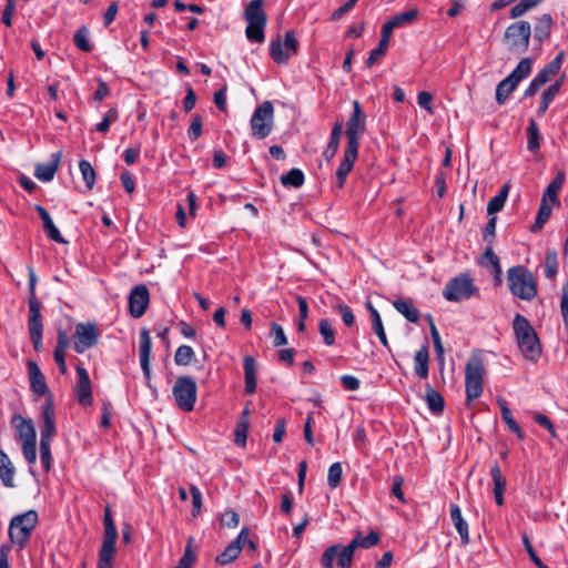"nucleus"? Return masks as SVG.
I'll use <instances>...</instances> for the list:
<instances>
[{"label":"nucleus","instance_id":"obj_1","mask_svg":"<svg viewBox=\"0 0 568 568\" xmlns=\"http://www.w3.org/2000/svg\"><path fill=\"white\" fill-rule=\"evenodd\" d=\"M366 130V114L357 100L353 101V112L346 122L347 144L343 159L336 171V184L342 189L348 173L352 171L358 156L359 138Z\"/></svg>","mask_w":568,"mask_h":568},{"label":"nucleus","instance_id":"obj_14","mask_svg":"<svg viewBox=\"0 0 568 568\" xmlns=\"http://www.w3.org/2000/svg\"><path fill=\"white\" fill-rule=\"evenodd\" d=\"M73 337L75 339L73 347L79 354L84 353L98 343V333L93 324H78Z\"/></svg>","mask_w":568,"mask_h":568},{"label":"nucleus","instance_id":"obj_2","mask_svg":"<svg viewBox=\"0 0 568 568\" xmlns=\"http://www.w3.org/2000/svg\"><path fill=\"white\" fill-rule=\"evenodd\" d=\"M378 541L379 536L375 531H369L367 536L357 534L346 546L336 544L327 547L321 557V565L323 568H334V560L336 559L337 568H351L357 548L368 549L377 545Z\"/></svg>","mask_w":568,"mask_h":568},{"label":"nucleus","instance_id":"obj_24","mask_svg":"<svg viewBox=\"0 0 568 568\" xmlns=\"http://www.w3.org/2000/svg\"><path fill=\"white\" fill-rule=\"evenodd\" d=\"M16 468L9 456L0 449V479L4 487L12 488L14 484Z\"/></svg>","mask_w":568,"mask_h":568},{"label":"nucleus","instance_id":"obj_56","mask_svg":"<svg viewBox=\"0 0 568 568\" xmlns=\"http://www.w3.org/2000/svg\"><path fill=\"white\" fill-rule=\"evenodd\" d=\"M270 334H271V337L273 338V345L275 347L283 346L287 343V338L284 333V329L280 324L272 323Z\"/></svg>","mask_w":568,"mask_h":568},{"label":"nucleus","instance_id":"obj_53","mask_svg":"<svg viewBox=\"0 0 568 568\" xmlns=\"http://www.w3.org/2000/svg\"><path fill=\"white\" fill-rule=\"evenodd\" d=\"M388 45H389L388 42L379 39L377 48L373 49L369 52V55H368V58L366 60V65L368 68H371L375 63H377L379 61V59L386 53V51L388 49Z\"/></svg>","mask_w":568,"mask_h":568},{"label":"nucleus","instance_id":"obj_11","mask_svg":"<svg viewBox=\"0 0 568 568\" xmlns=\"http://www.w3.org/2000/svg\"><path fill=\"white\" fill-rule=\"evenodd\" d=\"M172 393L179 408L184 412L193 410L197 396V386L192 377H178L172 388Z\"/></svg>","mask_w":568,"mask_h":568},{"label":"nucleus","instance_id":"obj_52","mask_svg":"<svg viewBox=\"0 0 568 568\" xmlns=\"http://www.w3.org/2000/svg\"><path fill=\"white\" fill-rule=\"evenodd\" d=\"M418 16L417 9H410L400 13L395 14L390 20L396 28L404 27L413 22Z\"/></svg>","mask_w":568,"mask_h":568},{"label":"nucleus","instance_id":"obj_44","mask_svg":"<svg viewBox=\"0 0 568 568\" xmlns=\"http://www.w3.org/2000/svg\"><path fill=\"white\" fill-rule=\"evenodd\" d=\"M558 272V257L555 250H548L545 256L544 273L547 278H554Z\"/></svg>","mask_w":568,"mask_h":568},{"label":"nucleus","instance_id":"obj_4","mask_svg":"<svg viewBox=\"0 0 568 568\" xmlns=\"http://www.w3.org/2000/svg\"><path fill=\"white\" fill-rule=\"evenodd\" d=\"M510 292L518 298L531 301L537 295V284L531 272L525 266H513L507 271Z\"/></svg>","mask_w":568,"mask_h":568},{"label":"nucleus","instance_id":"obj_43","mask_svg":"<svg viewBox=\"0 0 568 568\" xmlns=\"http://www.w3.org/2000/svg\"><path fill=\"white\" fill-rule=\"evenodd\" d=\"M241 554V547L237 541H231L225 550L216 557V562L220 565H227L235 560Z\"/></svg>","mask_w":568,"mask_h":568},{"label":"nucleus","instance_id":"obj_46","mask_svg":"<svg viewBox=\"0 0 568 568\" xmlns=\"http://www.w3.org/2000/svg\"><path fill=\"white\" fill-rule=\"evenodd\" d=\"M318 331L323 338V343L332 346L335 343V331L327 318H322L318 323Z\"/></svg>","mask_w":568,"mask_h":568},{"label":"nucleus","instance_id":"obj_19","mask_svg":"<svg viewBox=\"0 0 568 568\" xmlns=\"http://www.w3.org/2000/svg\"><path fill=\"white\" fill-rule=\"evenodd\" d=\"M20 438L22 442V453L26 460L30 465L34 464L37 460V436L34 428L31 425H28L27 429L21 430Z\"/></svg>","mask_w":568,"mask_h":568},{"label":"nucleus","instance_id":"obj_42","mask_svg":"<svg viewBox=\"0 0 568 568\" xmlns=\"http://www.w3.org/2000/svg\"><path fill=\"white\" fill-rule=\"evenodd\" d=\"M90 32L85 26L80 27L73 36V42L78 49L83 52H90L92 44L90 43Z\"/></svg>","mask_w":568,"mask_h":568},{"label":"nucleus","instance_id":"obj_51","mask_svg":"<svg viewBox=\"0 0 568 568\" xmlns=\"http://www.w3.org/2000/svg\"><path fill=\"white\" fill-rule=\"evenodd\" d=\"M342 475H343L342 464L338 462L332 464L328 468V474H327L328 486L333 489L336 488L341 484Z\"/></svg>","mask_w":568,"mask_h":568},{"label":"nucleus","instance_id":"obj_25","mask_svg":"<svg viewBox=\"0 0 568 568\" xmlns=\"http://www.w3.org/2000/svg\"><path fill=\"white\" fill-rule=\"evenodd\" d=\"M566 180V174L564 171H558L552 181L546 187L542 199L544 201H549L551 204L559 205L558 193L562 189V185Z\"/></svg>","mask_w":568,"mask_h":568},{"label":"nucleus","instance_id":"obj_61","mask_svg":"<svg viewBox=\"0 0 568 568\" xmlns=\"http://www.w3.org/2000/svg\"><path fill=\"white\" fill-rule=\"evenodd\" d=\"M51 444L49 443H40V459L45 469V471H50L51 469Z\"/></svg>","mask_w":568,"mask_h":568},{"label":"nucleus","instance_id":"obj_62","mask_svg":"<svg viewBox=\"0 0 568 568\" xmlns=\"http://www.w3.org/2000/svg\"><path fill=\"white\" fill-rule=\"evenodd\" d=\"M335 310L339 312L342 320L346 326L351 327L354 325L355 316L349 306L344 304H337L335 306Z\"/></svg>","mask_w":568,"mask_h":568},{"label":"nucleus","instance_id":"obj_50","mask_svg":"<svg viewBox=\"0 0 568 568\" xmlns=\"http://www.w3.org/2000/svg\"><path fill=\"white\" fill-rule=\"evenodd\" d=\"M527 135H528V150L529 151H536L539 149V129L535 120H530L528 128H527Z\"/></svg>","mask_w":568,"mask_h":568},{"label":"nucleus","instance_id":"obj_55","mask_svg":"<svg viewBox=\"0 0 568 568\" xmlns=\"http://www.w3.org/2000/svg\"><path fill=\"white\" fill-rule=\"evenodd\" d=\"M490 475L494 481V493L505 491L506 479L501 474V469L498 464H495L490 468Z\"/></svg>","mask_w":568,"mask_h":568},{"label":"nucleus","instance_id":"obj_7","mask_svg":"<svg viewBox=\"0 0 568 568\" xmlns=\"http://www.w3.org/2000/svg\"><path fill=\"white\" fill-rule=\"evenodd\" d=\"M485 365L478 354H471L465 367L466 400L469 404L483 394Z\"/></svg>","mask_w":568,"mask_h":568},{"label":"nucleus","instance_id":"obj_39","mask_svg":"<svg viewBox=\"0 0 568 568\" xmlns=\"http://www.w3.org/2000/svg\"><path fill=\"white\" fill-rule=\"evenodd\" d=\"M426 403L430 412L439 414L444 410V398L443 396L427 385L426 387Z\"/></svg>","mask_w":568,"mask_h":568},{"label":"nucleus","instance_id":"obj_10","mask_svg":"<svg viewBox=\"0 0 568 568\" xmlns=\"http://www.w3.org/2000/svg\"><path fill=\"white\" fill-rule=\"evenodd\" d=\"M478 288L468 274H460L447 282L443 296L449 302H460L476 295Z\"/></svg>","mask_w":568,"mask_h":568},{"label":"nucleus","instance_id":"obj_6","mask_svg":"<svg viewBox=\"0 0 568 568\" xmlns=\"http://www.w3.org/2000/svg\"><path fill=\"white\" fill-rule=\"evenodd\" d=\"M39 517L36 510H28L12 517L9 524L10 540L23 549L30 540L31 534L38 524Z\"/></svg>","mask_w":568,"mask_h":568},{"label":"nucleus","instance_id":"obj_23","mask_svg":"<svg viewBox=\"0 0 568 568\" xmlns=\"http://www.w3.org/2000/svg\"><path fill=\"white\" fill-rule=\"evenodd\" d=\"M36 211L43 222V230L48 237L57 243H67L58 227L54 225L49 212L41 205H36Z\"/></svg>","mask_w":568,"mask_h":568},{"label":"nucleus","instance_id":"obj_34","mask_svg":"<svg viewBox=\"0 0 568 568\" xmlns=\"http://www.w3.org/2000/svg\"><path fill=\"white\" fill-rule=\"evenodd\" d=\"M510 191V184L505 183L499 190L498 194L495 195L487 204V213L488 215H494L495 213L503 210L506 200L508 197Z\"/></svg>","mask_w":568,"mask_h":568},{"label":"nucleus","instance_id":"obj_31","mask_svg":"<svg viewBox=\"0 0 568 568\" xmlns=\"http://www.w3.org/2000/svg\"><path fill=\"white\" fill-rule=\"evenodd\" d=\"M29 275V298L28 306L29 313H41V302L36 295L37 275L33 267L28 266Z\"/></svg>","mask_w":568,"mask_h":568},{"label":"nucleus","instance_id":"obj_12","mask_svg":"<svg viewBox=\"0 0 568 568\" xmlns=\"http://www.w3.org/2000/svg\"><path fill=\"white\" fill-rule=\"evenodd\" d=\"M273 115L274 109L270 101L263 102L255 109L250 120L252 135L255 139L262 140L270 135L273 129Z\"/></svg>","mask_w":568,"mask_h":568},{"label":"nucleus","instance_id":"obj_36","mask_svg":"<svg viewBox=\"0 0 568 568\" xmlns=\"http://www.w3.org/2000/svg\"><path fill=\"white\" fill-rule=\"evenodd\" d=\"M552 19L549 14H544L538 19L534 29V37L539 42H542L550 36Z\"/></svg>","mask_w":568,"mask_h":568},{"label":"nucleus","instance_id":"obj_60","mask_svg":"<svg viewBox=\"0 0 568 568\" xmlns=\"http://www.w3.org/2000/svg\"><path fill=\"white\" fill-rule=\"evenodd\" d=\"M190 493H191V496H192V515H193V517H196L201 513L202 493L194 485H192L190 487Z\"/></svg>","mask_w":568,"mask_h":568},{"label":"nucleus","instance_id":"obj_59","mask_svg":"<svg viewBox=\"0 0 568 568\" xmlns=\"http://www.w3.org/2000/svg\"><path fill=\"white\" fill-rule=\"evenodd\" d=\"M118 119V111L115 109H110L103 120L97 124V131L101 133H105L109 131L111 123L115 122Z\"/></svg>","mask_w":568,"mask_h":568},{"label":"nucleus","instance_id":"obj_63","mask_svg":"<svg viewBox=\"0 0 568 568\" xmlns=\"http://www.w3.org/2000/svg\"><path fill=\"white\" fill-rule=\"evenodd\" d=\"M433 95L427 91H422L417 95V103L420 108L425 109L428 113L433 114Z\"/></svg>","mask_w":568,"mask_h":568},{"label":"nucleus","instance_id":"obj_26","mask_svg":"<svg viewBox=\"0 0 568 568\" xmlns=\"http://www.w3.org/2000/svg\"><path fill=\"white\" fill-rule=\"evenodd\" d=\"M450 519L460 536L462 544L467 545L469 542L468 524L462 516L460 507L456 504L450 505Z\"/></svg>","mask_w":568,"mask_h":568},{"label":"nucleus","instance_id":"obj_45","mask_svg":"<svg viewBox=\"0 0 568 568\" xmlns=\"http://www.w3.org/2000/svg\"><path fill=\"white\" fill-rule=\"evenodd\" d=\"M430 336L433 339L435 353L439 363L440 368H444L445 365V356H444V346L442 344L440 335L433 322H430Z\"/></svg>","mask_w":568,"mask_h":568},{"label":"nucleus","instance_id":"obj_20","mask_svg":"<svg viewBox=\"0 0 568 568\" xmlns=\"http://www.w3.org/2000/svg\"><path fill=\"white\" fill-rule=\"evenodd\" d=\"M60 159V152L52 153L48 162L37 164L34 169V176L41 182H50L53 180L59 168Z\"/></svg>","mask_w":568,"mask_h":568},{"label":"nucleus","instance_id":"obj_47","mask_svg":"<svg viewBox=\"0 0 568 568\" xmlns=\"http://www.w3.org/2000/svg\"><path fill=\"white\" fill-rule=\"evenodd\" d=\"M194 356H195V354L191 346L181 345L180 347H178V349L174 354V361H175V364L179 366H186L192 362Z\"/></svg>","mask_w":568,"mask_h":568},{"label":"nucleus","instance_id":"obj_27","mask_svg":"<svg viewBox=\"0 0 568 568\" xmlns=\"http://www.w3.org/2000/svg\"><path fill=\"white\" fill-rule=\"evenodd\" d=\"M394 308L400 313L407 321L417 323L419 311L410 300L398 298L393 302Z\"/></svg>","mask_w":568,"mask_h":568},{"label":"nucleus","instance_id":"obj_58","mask_svg":"<svg viewBox=\"0 0 568 568\" xmlns=\"http://www.w3.org/2000/svg\"><path fill=\"white\" fill-rule=\"evenodd\" d=\"M202 134V118L200 114H194L192 122L187 130V135L191 141H196Z\"/></svg>","mask_w":568,"mask_h":568},{"label":"nucleus","instance_id":"obj_35","mask_svg":"<svg viewBox=\"0 0 568 568\" xmlns=\"http://www.w3.org/2000/svg\"><path fill=\"white\" fill-rule=\"evenodd\" d=\"M560 87H561V82L560 81H556L555 83L550 84L542 92L541 98H540V104H539L538 110H537V113L539 115H542L547 111L549 104L554 101V99L558 94V92L560 90Z\"/></svg>","mask_w":568,"mask_h":568},{"label":"nucleus","instance_id":"obj_32","mask_svg":"<svg viewBox=\"0 0 568 568\" xmlns=\"http://www.w3.org/2000/svg\"><path fill=\"white\" fill-rule=\"evenodd\" d=\"M562 60L564 52H560L554 60L546 64L535 77L537 79H541L542 83L546 84L552 77H555L560 71Z\"/></svg>","mask_w":568,"mask_h":568},{"label":"nucleus","instance_id":"obj_17","mask_svg":"<svg viewBox=\"0 0 568 568\" xmlns=\"http://www.w3.org/2000/svg\"><path fill=\"white\" fill-rule=\"evenodd\" d=\"M152 342L149 331L146 328H142L140 331L139 336V356L140 364L144 377L148 382L151 379V369H150V357H151Z\"/></svg>","mask_w":568,"mask_h":568},{"label":"nucleus","instance_id":"obj_9","mask_svg":"<svg viewBox=\"0 0 568 568\" xmlns=\"http://www.w3.org/2000/svg\"><path fill=\"white\" fill-rule=\"evenodd\" d=\"M530 34L531 28L529 22L518 21L506 29L503 41L508 51L520 54L527 51Z\"/></svg>","mask_w":568,"mask_h":568},{"label":"nucleus","instance_id":"obj_13","mask_svg":"<svg viewBox=\"0 0 568 568\" xmlns=\"http://www.w3.org/2000/svg\"><path fill=\"white\" fill-rule=\"evenodd\" d=\"M297 52V40L294 31L285 33L284 40L280 38L270 43V55L277 64L286 63Z\"/></svg>","mask_w":568,"mask_h":568},{"label":"nucleus","instance_id":"obj_29","mask_svg":"<svg viewBox=\"0 0 568 568\" xmlns=\"http://www.w3.org/2000/svg\"><path fill=\"white\" fill-rule=\"evenodd\" d=\"M245 392L253 394L256 389V363L252 356L244 357Z\"/></svg>","mask_w":568,"mask_h":568},{"label":"nucleus","instance_id":"obj_21","mask_svg":"<svg viewBox=\"0 0 568 568\" xmlns=\"http://www.w3.org/2000/svg\"><path fill=\"white\" fill-rule=\"evenodd\" d=\"M28 328L33 348L39 352L42 348V332L43 324L41 313H29L28 316Z\"/></svg>","mask_w":568,"mask_h":568},{"label":"nucleus","instance_id":"obj_48","mask_svg":"<svg viewBox=\"0 0 568 568\" xmlns=\"http://www.w3.org/2000/svg\"><path fill=\"white\" fill-rule=\"evenodd\" d=\"M79 169L87 187L89 190H92L95 183V171L92 168L91 163L87 160H81L79 162Z\"/></svg>","mask_w":568,"mask_h":568},{"label":"nucleus","instance_id":"obj_54","mask_svg":"<svg viewBox=\"0 0 568 568\" xmlns=\"http://www.w3.org/2000/svg\"><path fill=\"white\" fill-rule=\"evenodd\" d=\"M247 415H248V409H245L243 412V418L236 426L234 442L240 446H244L245 442H246V432H247V423H248Z\"/></svg>","mask_w":568,"mask_h":568},{"label":"nucleus","instance_id":"obj_30","mask_svg":"<svg viewBox=\"0 0 568 568\" xmlns=\"http://www.w3.org/2000/svg\"><path fill=\"white\" fill-rule=\"evenodd\" d=\"M342 132H343L342 123L341 122L334 123L332 132H331L329 141L323 152V155L327 161H331L335 156V154L338 150Z\"/></svg>","mask_w":568,"mask_h":568},{"label":"nucleus","instance_id":"obj_3","mask_svg":"<svg viewBox=\"0 0 568 568\" xmlns=\"http://www.w3.org/2000/svg\"><path fill=\"white\" fill-rule=\"evenodd\" d=\"M513 329L517 345L525 358L537 361L541 355V345L528 320L520 314H516L513 321Z\"/></svg>","mask_w":568,"mask_h":568},{"label":"nucleus","instance_id":"obj_15","mask_svg":"<svg viewBox=\"0 0 568 568\" xmlns=\"http://www.w3.org/2000/svg\"><path fill=\"white\" fill-rule=\"evenodd\" d=\"M78 382L74 386V395L78 403L84 407L91 406L93 402L91 381L87 369L77 366Z\"/></svg>","mask_w":568,"mask_h":568},{"label":"nucleus","instance_id":"obj_28","mask_svg":"<svg viewBox=\"0 0 568 568\" xmlns=\"http://www.w3.org/2000/svg\"><path fill=\"white\" fill-rule=\"evenodd\" d=\"M428 346L423 345L414 356V369L418 377L425 379L428 377Z\"/></svg>","mask_w":568,"mask_h":568},{"label":"nucleus","instance_id":"obj_64","mask_svg":"<svg viewBox=\"0 0 568 568\" xmlns=\"http://www.w3.org/2000/svg\"><path fill=\"white\" fill-rule=\"evenodd\" d=\"M240 516L234 510H226L222 514L221 524L223 526L235 528L239 525Z\"/></svg>","mask_w":568,"mask_h":568},{"label":"nucleus","instance_id":"obj_5","mask_svg":"<svg viewBox=\"0 0 568 568\" xmlns=\"http://www.w3.org/2000/svg\"><path fill=\"white\" fill-rule=\"evenodd\" d=\"M103 525L104 534L99 551L97 568H113V560L116 551L115 544L118 539V530L112 518L110 506H106L104 509Z\"/></svg>","mask_w":568,"mask_h":568},{"label":"nucleus","instance_id":"obj_33","mask_svg":"<svg viewBox=\"0 0 568 568\" xmlns=\"http://www.w3.org/2000/svg\"><path fill=\"white\" fill-rule=\"evenodd\" d=\"M498 405L501 413V418L505 424L508 426L509 430L517 435L519 439H523L525 434L519 425L513 417L511 410L509 409L507 403L504 399H498Z\"/></svg>","mask_w":568,"mask_h":568},{"label":"nucleus","instance_id":"obj_16","mask_svg":"<svg viewBox=\"0 0 568 568\" xmlns=\"http://www.w3.org/2000/svg\"><path fill=\"white\" fill-rule=\"evenodd\" d=\"M149 290L144 284L136 285L129 295V310L134 318H140L146 311L149 304Z\"/></svg>","mask_w":568,"mask_h":568},{"label":"nucleus","instance_id":"obj_41","mask_svg":"<svg viewBox=\"0 0 568 568\" xmlns=\"http://www.w3.org/2000/svg\"><path fill=\"white\" fill-rule=\"evenodd\" d=\"M551 215V206L548 204L547 201L541 200L535 223L531 225L530 231L536 233L540 231L545 223L548 221L549 216Z\"/></svg>","mask_w":568,"mask_h":568},{"label":"nucleus","instance_id":"obj_57","mask_svg":"<svg viewBox=\"0 0 568 568\" xmlns=\"http://www.w3.org/2000/svg\"><path fill=\"white\" fill-rule=\"evenodd\" d=\"M195 561V554L192 550V538L189 539V542L185 547L184 554L181 557L179 564L175 568H191Z\"/></svg>","mask_w":568,"mask_h":568},{"label":"nucleus","instance_id":"obj_8","mask_svg":"<svg viewBox=\"0 0 568 568\" xmlns=\"http://www.w3.org/2000/svg\"><path fill=\"white\" fill-rule=\"evenodd\" d=\"M244 17L247 21L245 29L246 38L251 42L262 43L265 39L264 28L266 24L263 0H252L245 8Z\"/></svg>","mask_w":568,"mask_h":568},{"label":"nucleus","instance_id":"obj_49","mask_svg":"<svg viewBox=\"0 0 568 568\" xmlns=\"http://www.w3.org/2000/svg\"><path fill=\"white\" fill-rule=\"evenodd\" d=\"M371 320H372L373 331L378 336L381 343L385 347H388L387 336H386V333H385V329H384V326H383V322H382V318H381V315H379L378 311L372 312Z\"/></svg>","mask_w":568,"mask_h":568},{"label":"nucleus","instance_id":"obj_38","mask_svg":"<svg viewBox=\"0 0 568 568\" xmlns=\"http://www.w3.org/2000/svg\"><path fill=\"white\" fill-rule=\"evenodd\" d=\"M532 69V60L530 58H524L519 61L517 67L508 75L511 80L519 84L520 81L526 79Z\"/></svg>","mask_w":568,"mask_h":568},{"label":"nucleus","instance_id":"obj_37","mask_svg":"<svg viewBox=\"0 0 568 568\" xmlns=\"http://www.w3.org/2000/svg\"><path fill=\"white\" fill-rule=\"evenodd\" d=\"M518 83H516L510 78H505L501 80L496 88V101L498 104H505L509 94L517 88Z\"/></svg>","mask_w":568,"mask_h":568},{"label":"nucleus","instance_id":"obj_18","mask_svg":"<svg viewBox=\"0 0 568 568\" xmlns=\"http://www.w3.org/2000/svg\"><path fill=\"white\" fill-rule=\"evenodd\" d=\"M41 418L42 424L40 426V443L45 442L51 444L52 437L57 434V428L54 424V410L50 404L42 406Z\"/></svg>","mask_w":568,"mask_h":568},{"label":"nucleus","instance_id":"obj_40","mask_svg":"<svg viewBox=\"0 0 568 568\" xmlns=\"http://www.w3.org/2000/svg\"><path fill=\"white\" fill-rule=\"evenodd\" d=\"M304 174L300 169H292L281 176V183L286 187H301L304 184Z\"/></svg>","mask_w":568,"mask_h":568},{"label":"nucleus","instance_id":"obj_22","mask_svg":"<svg viewBox=\"0 0 568 568\" xmlns=\"http://www.w3.org/2000/svg\"><path fill=\"white\" fill-rule=\"evenodd\" d=\"M28 373L32 390L37 395H44L48 392L45 378L36 362H28Z\"/></svg>","mask_w":568,"mask_h":568}]
</instances>
